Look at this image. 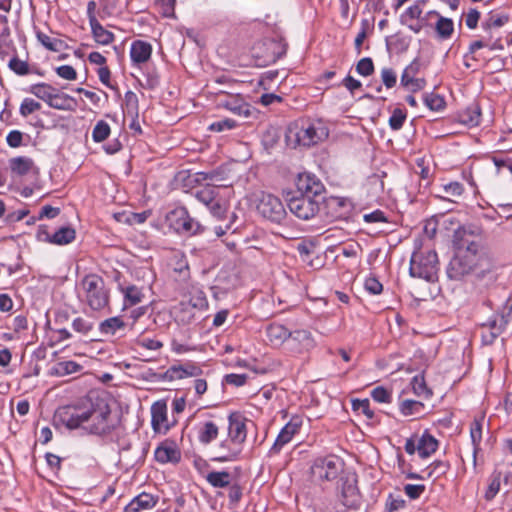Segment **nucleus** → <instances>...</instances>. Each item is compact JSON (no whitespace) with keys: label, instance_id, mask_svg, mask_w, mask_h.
Instances as JSON below:
<instances>
[{"label":"nucleus","instance_id":"5","mask_svg":"<svg viewBox=\"0 0 512 512\" xmlns=\"http://www.w3.org/2000/svg\"><path fill=\"white\" fill-rule=\"evenodd\" d=\"M456 252L447 268L450 279L459 280L474 271L478 264L479 243H470L469 246L454 245Z\"/></svg>","mask_w":512,"mask_h":512},{"label":"nucleus","instance_id":"33","mask_svg":"<svg viewBox=\"0 0 512 512\" xmlns=\"http://www.w3.org/2000/svg\"><path fill=\"white\" fill-rule=\"evenodd\" d=\"M82 369V366L72 360L69 361H61L56 363L51 369L50 374L57 377H64L70 374H74L79 372Z\"/></svg>","mask_w":512,"mask_h":512},{"label":"nucleus","instance_id":"63","mask_svg":"<svg viewBox=\"0 0 512 512\" xmlns=\"http://www.w3.org/2000/svg\"><path fill=\"white\" fill-rule=\"evenodd\" d=\"M364 286L365 289L373 295L380 294L383 290L382 283L375 277H368L365 280Z\"/></svg>","mask_w":512,"mask_h":512},{"label":"nucleus","instance_id":"2","mask_svg":"<svg viewBox=\"0 0 512 512\" xmlns=\"http://www.w3.org/2000/svg\"><path fill=\"white\" fill-rule=\"evenodd\" d=\"M328 135L329 130L323 122L303 120L288 126L285 139L287 145L293 149L309 148L324 141Z\"/></svg>","mask_w":512,"mask_h":512},{"label":"nucleus","instance_id":"55","mask_svg":"<svg viewBox=\"0 0 512 512\" xmlns=\"http://www.w3.org/2000/svg\"><path fill=\"white\" fill-rule=\"evenodd\" d=\"M237 125L238 124H237V122L235 120L226 118V119H222V120L213 122L209 126V129L211 131H215V132H223V131H226V130H232L235 127H237Z\"/></svg>","mask_w":512,"mask_h":512},{"label":"nucleus","instance_id":"27","mask_svg":"<svg viewBox=\"0 0 512 512\" xmlns=\"http://www.w3.org/2000/svg\"><path fill=\"white\" fill-rule=\"evenodd\" d=\"M11 172L17 176H24L35 169L34 161L26 156H18L9 160Z\"/></svg>","mask_w":512,"mask_h":512},{"label":"nucleus","instance_id":"49","mask_svg":"<svg viewBox=\"0 0 512 512\" xmlns=\"http://www.w3.org/2000/svg\"><path fill=\"white\" fill-rule=\"evenodd\" d=\"M8 67L17 75L24 76L29 74V65L26 61L21 60L14 55L8 63Z\"/></svg>","mask_w":512,"mask_h":512},{"label":"nucleus","instance_id":"29","mask_svg":"<svg viewBox=\"0 0 512 512\" xmlns=\"http://www.w3.org/2000/svg\"><path fill=\"white\" fill-rule=\"evenodd\" d=\"M219 427L213 421L204 422L198 430V440L204 445H208L217 439Z\"/></svg>","mask_w":512,"mask_h":512},{"label":"nucleus","instance_id":"22","mask_svg":"<svg viewBox=\"0 0 512 512\" xmlns=\"http://www.w3.org/2000/svg\"><path fill=\"white\" fill-rule=\"evenodd\" d=\"M158 502L152 494L142 492L134 497L124 508V512H143L151 510Z\"/></svg>","mask_w":512,"mask_h":512},{"label":"nucleus","instance_id":"42","mask_svg":"<svg viewBox=\"0 0 512 512\" xmlns=\"http://www.w3.org/2000/svg\"><path fill=\"white\" fill-rule=\"evenodd\" d=\"M506 324L507 319L503 314H495L486 323L482 324L481 329H490L501 334Z\"/></svg>","mask_w":512,"mask_h":512},{"label":"nucleus","instance_id":"38","mask_svg":"<svg viewBox=\"0 0 512 512\" xmlns=\"http://www.w3.org/2000/svg\"><path fill=\"white\" fill-rule=\"evenodd\" d=\"M504 44L505 43L503 42V40L501 38H497L494 41L492 39H488V40L482 39V40H477V41L472 42L469 46V51L471 53H475L477 50L482 49V48H488L491 51L502 50V49H504Z\"/></svg>","mask_w":512,"mask_h":512},{"label":"nucleus","instance_id":"52","mask_svg":"<svg viewBox=\"0 0 512 512\" xmlns=\"http://www.w3.org/2000/svg\"><path fill=\"white\" fill-rule=\"evenodd\" d=\"M401 85L411 92H417L425 88L426 80L424 78L411 77V79H401Z\"/></svg>","mask_w":512,"mask_h":512},{"label":"nucleus","instance_id":"13","mask_svg":"<svg viewBox=\"0 0 512 512\" xmlns=\"http://www.w3.org/2000/svg\"><path fill=\"white\" fill-rule=\"evenodd\" d=\"M338 473V460L333 457L316 459L311 466V476L317 482L333 480Z\"/></svg>","mask_w":512,"mask_h":512},{"label":"nucleus","instance_id":"53","mask_svg":"<svg viewBox=\"0 0 512 512\" xmlns=\"http://www.w3.org/2000/svg\"><path fill=\"white\" fill-rule=\"evenodd\" d=\"M72 328L74 331L86 335L93 329V322L83 317H77L72 322Z\"/></svg>","mask_w":512,"mask_h":512},{"label":"nucleus","instance_id":"1","mask_svg":"<svg viewBox=\"0 0 512 512\" xmlns=\"http://www.w3.org/2000/svg\"><path fill=\"white\" fill-rule=\"evenodd\" d=\"M110 414L106 397L91 391L76 403L60 407L55 417L70 430L83 428L91 434L103 435L111 430Z\"/></svg>","mask_w":512,"mask_h":512},{"label":"nucleus","instance_id":"11","mask_svg":"<svg viewBox=\"0 0 512 512\" xmlns=\"http://www.w3.org/2000/svg\"><path fill=\"white\" fill-rule=\"evenodd\" d=\"M256 208L258 213L264 218L278 224H280L287 215L281 200L269 193L261 194Z\"/></svg>","mask_w":512,"mask_h":512},{"label":"nucleus","instance_id":"40","mask_svg":"<svg viewBox=\"0 0 512 512\" xmlns=\"http://www.w3.org/2000/svg\"><path fill=\"white\" fill-rule=\"evenodd\" d=\"M206 480L213 487H227L230 484V473L227 471H212L207 474Z\"/></svg>","mask_w":512,"mask_h":512},{"label":"nucleus","instance_id":"14","mask_svg":"<svg viewBox=\"0 0 512 512\" xmlns=\"http://www.w3.org/2000/svg\"><path fill=\"white\" fill-rule=\"evenodd\" d=\"M302 424V417L299 415H293L281 429L269 453L271 455L278 454L281 449L292 440L293 436L299 432Z\"/></svg>","mask_w":512,"mask_h":512},{"label":"nucleus","instance_id":"56","mask_svg":"<svg viewBox=\"0 0 512 512\" xmlns=\"http://www.w3.org/2000/svg\"><path fill=\"white\" fill-rule=\"evenodd\" d=\"M371 397L379 403H390L392 395L386 388L378 386L371 391Z\"/></svg>","mask_w":512,"mask_h":512},{"label":"nucleus","instance_id":"59","mask_svg":"<svg viewBox=\"0 0 512 512\" xmlns=\"http://www.w3.org/2000/svg\"><path fill=\"white\" fill-rule=\"evenodd\" d=\"M95 8H96V3L94 1H90L87 6V12H88L89 22H90L92 32H108L100 25L99 21L93 15Z\"/></svg>","mask_w":512,"mask_h":512},{"label":"nucleus","instance_id":"12","mask_svg":"<svg viewBox=\"0 0 512 512\" xmlns=\"http://www.w3.org/2000/svg\"><path fill=\"white\" fill-rule=\"evenodd\" d=\"M287 206L293 215L305 221L314 218L320 211L318 199L302 195H293L287 200Z\"/></svg>","mask_w":512,"mask_h":512},{"label":"nucleus","instance_id":"15","mask_svg":"<svg viewBox=\"0 0 512 512\" xmlns=\"http://www.w3.org/2000/svg\"><path fill=\"white\" fill-rule=\"evenodd\" d=\"M296 186V195L308 196L309 198L318 199L324 192L321 181L310 173L299 174Z\"/></svg>","mask_w":512,"mask_h":512},{"label":"nucleus","instance_id":"44","mask_svg":"<svg viewBox=\"0 0 512 512\" xmlns=\"http://www.w3.org/2000/svg\"><path fill=\"white\" fill-rule=\"evenodd\" d=\"M501 485V473L500 472H494L490 479H489V485L485 491L484 498L487 501H491L494 499V497L498 494L500 490Z\"/></svg>","mask_w":512,"mask_h":512},{"label":"nucleus","instance_id":"19","mask_svg":"<svg viewBox=\"0 0 512 512\" xmlns=\"http://www.w3.org/2000/svg\"><path fill=\"white\" fill-rule=\"evenodd\" d=\"M157 462L161 464L178 463L181 459V452L173 442L161 443L154 452Z\"/></svg>","mask_w":512,"mask_h":512},{"label":"nucleus","instance_id":"9","mask_svg":"<svg viewBox=\"0 0 512 512\" xmlns=\"http://www.w3.org/2000/svg\"><path fill=\"white\" fill-rule=\"evenodd\" d=\"M439 270L437 253L434 250L415 251L410 260V275L427 281H434Z\"/></svg>","mask_w":512,"mask_h":512},{"label":"nucleus","instance_id":"64","mask_svg":"<svg viewBox=\"0 0 512 512\" xmlns=\"http://www.w3.org/2000/svg\"><path fill=\"white\" fill-rule=\"evenodd\" d=\"M56 73L59 77L65 80H75L77 78L76 70L70 65H62L56 68Z\"/></svg>","mask_w":512,"mask_h":512},{"label":"nucleus","instance_id":"7","mask_svg":"<svg viewBox=\"0 0 512 512\" xmlns=\"http://www.w3.org/2000/svg\"><path fill=\"white\" fill-rule=\"evenodd\" d=\"M287 43L280 34L263 37L252 46V56L259 65L267 66L275 63L286 54Z\"/></svg>","mask_w":512,"mask_h":512},{"label":"nucleus","instance_id":"51","mask_svg":"<svg viewBox=\"0 0 512 512\" xmlns=\"http://www.w3.org/2000/svg\"><path fill=\"white\" fill-rule=\"evenodd\" d=\"M40 109L41 104L39 102L35 101L32 98H25L20 105L19 112L21 116L27 117L28 115Z\"/></svg>","mask_w":512,"mask_h":512},{"label":"nucleus","instance_id":"30","mask_svg":"<svg viewBox=\"0 0 512 512\" xmlns=\"http://www.w3.org/2000/svg\"><path fill=\"white\" fill-rule=\"evenodd\" d=\"M410 44V37L406 34H389L386 37V45L389 51L402 53L407 50Z\"/></svg>","mask_w":512,"mask_h":512},{"label":"nucleus","instance_id":"35","mask_svg":"<svg viewBox=\"0 0 512 512\" xmlns=\"http://www.w3.org/2000/svg\"><path fill=\"white\" fill-rule=\"evenodd\" d=\"M58 90L47 83H37L29 87L28 92L46 103L51 100Z\"/></svg>","mask_w":512,"mask_h":512},{"label":"nucleus","instance_id":"24","mask_svg":"<svg viewBox=\"0 0 512 512\" xmlns=\"http://www.w3.org/2000/svg\"><path fill=\"white\" fill-rule=\"evenodd\" d=\"M152 53V46L145 41L137 40L134 41L130 49L131 60L137 64L147 62Z\"/></svg>","mask_w":512,"mask_h":512},{"label":"nucleus","instance_id":"4","mask_svg":"<svg viewBox=\"0 0 512 512\" xmlns=\"http://www.w3.org/2000/svg\"><path fill=\"white\" fill-rule=\"evenodd\" d=\"M421 12L420 6L415 4L402 14L401 21L415 32L425 28H432L435 32L454 31V24L450 18L443 17L436 11H430L423 19L419 20Z\"/></svg>","mask_w":512,"mask_h":512},{"label":"nucleus","instance_id":"45","mask_svg":"<svg viewBox=\"0 0 512 512\" xmlns=\"http://www.w3.org/2000/svg\"><path fill=\"white\" fill-rule=\"evenodd\" d=\"M423 409V403L416 400H404L400 405V411L404 416L420 414Z\"/></svg>","mask_w":512,"mask_h":512},{"label":"nucleus","instance_id":"31","mask_svg":"<svg viewBox=\"0 0 512 512\" xmlns=\"http://www.w3.org/2000/svg\"><path fill=\"white\" fill-rule=\"evenodd\" d=\"M438 448V441L429 433H424L417 443V452L421 458H427Z\"/></svg>","mask_w":512,"mask_h":512},{"label":"nucleus","instance_id":"48","mask_svg":"<svg viewBox=\"0 0 512 512\" xmlns=\"http://www.w3.org/2000/svg\"><path fill=\"white\" fill-rule=\"evenodd\" d=\"M147 311L148 306H140L130 311L129 319L132 320L131 323H128V327L130 330L141 333L144 332L145 329L137 327V322L141 317H143L147 313Z\"/></svg>","mask_w":512,"mask_h":512},{"label":"nucleus","instance_id":"3","mask_svg":"<svg viewBox=\"0 0 512 512\" xmlns=\"http://www.w3.org/2000/svg\"><path fill=\"white\" fill-rule=\"evenodd\" d=\"M78 297L93 311H102L110 304V294L105 281L96 274L86 275L81 280Z\"/></svg>","mask_w":512,"mask_h":512},{"label":"nucleus","instance_id":"34","mask_svg":"<svg viewBox=\"0 0 512 512\" xmlns=\"http://www.w3.org/2000/svg\"><path fill=\"white\" fill-rule=\"evenodd\" d=\"M459 118L463 124L471 127L479 125L481 118L479 105L477 103L471 104L459 114Z\"/></svg>","mask_w":512,"mask_h":512},{"label":"nucleus","instance_id":"58","mask_svg":"<svg viewBox=\"0 0 512 512\" xmlns=\"http://www.w3.org/2000/svg\"><path fill=\"white\" fill-rule=\"evenodd\" d=\"M423 65L418 59H414L403 71L401 79L415 78L420 73Z\"/></svg>","mask_w":512,"mask_h":512},{"label":"nucleus","instance_id":"47","mask_svg":"<svg viewBox=\"0 0 512 512\" xmlns=\"http://www.w3.org/2000/svg\"><path fill=\"white\" fill-rule=\"evenodd\" d=\"M444 196H440L442 199H450V197L459 198L464 192V187L459 182H450L442 186Z\"/></svg>","mask_w":512,"mask_h":512},{"label":"nucleus","instance_id":"8","mask_svg":"<svg viewBox=\"0 0 512 512\" xmlns=\"http://www.w3.org/2000/svg\"><path fill=\"white\" fill-rule=\"evenodd\" d=\"M231 189L228 187H220L206 185L196 191V199L208 207L211 214L217 219H222L228 211V198Z\"/></svg>","mask_w":512,"mask_h":512},{"label":"nucleus","instance_id":"39","mask_svg":"<svg viewBox=\"0 0 512 512\" xmlns=\"http://www.w3.org/2000/svg\"><path fill=\"white\" fill-rule=\"evenodd\" d=\"M509 21L507 15L502 13H489L482 22V27L486 30L499 29Z\"/></svg>","mask_w":512,"mask_h":512},{"label":"nucleus","instance_id":"28","mask_svg":"<svg viewBox=\"0 0 512 512\" xmlns=\"http://www.w3.org/2000/svg\"><path fill=\"white\" fill-rule=\"evenodd\" d=\"M126 327H128V323L125 322L122 317L114 316L100 322L99 331L103 335H115L118 331H122Z\"/></svg>","mask_w":512,"mask_h":512},{"label":"nucleus","instance_id":"10","mask_svg":"<svg viewBox=\"0 0 512 512\" xmlns=\"http://www.w3.org/2000/svg\"><path fill=\"white\" fill-rule=\"evenodd\" d=\"M166 220L169 226L177 233L186 235L201 234L205 231V227L196 219L192 218L185 207H176L171 210Z\"/></svg>","mask_w":512,"mask_h":512},{"label":"nucleus","instance_id":"54","mask_svg":"<svg viewBox=\"0 0 512 512\" xmlns=\"http://www.w3.org/2000/svg\"><path fill=\"white\" fill-rule=\"evenodd\" d=\"M138 102V97L134 92L128 91L125 93V103L127 106L128 113L132 114L133 117L135 118H138Z\"/></svg>","mask_w":512,"mask_h":512},{"label":"nucleus","instance_id":"60","mask_svg":"<svg viewBox=\"0 0 512 512\" xmlns=\"http://www.w3.org/2000/svg\"><path fill=\"white\" fill-rule=\"evenodd\" d=\"M356 71L362 76H369L374 71V64L371 58H362L356 65Z\"/></svg>","mask_w":512,"mask_h":512},{"label":"nucleus","instance_id":"16","mask_svg":"<svg viewBox=\"0 0 512 512\" xmlns=\"http://www.w3.org/2000/svg\"><path fill=\"white\" fill-rule=\"evenodd\" d=\"M287 346L292 353L301 354L313 349L315 341L308 330H295L290 332Z\"/></svg>","mask_w":512,"mask_h":512},{"label":"nucleus","instance_id":"23","mask_svg":"<svg viewBox=\"0 0 512 512\" xmlns=\"http://www.w3.org/2000/svg\"><path fill=\"white\" fill-rule=\"evenodd\" d=\"M222 106L233 114L245 118L249 117L252 112V107L238 95L228 96V98L222 102Z\"/></svg>","mask_w":512,"mask_h":512},{"label":"nucleus","instance_id":"41","mask_svg":"<svg viewBox=\"0 0 512 512\" xmlns=\"http://www.w3.org/2000/svg\"><path fill=\"white\" fill-rule=\"evenodd\" d=\"M424 103L431 111L436 112L442 111L446 106L444 97L434 92L424 95Z\"/></svg>","mask_w":512,"mask_h":512},{"label":"nucleus","instance_id":"36","mask_svg":"<svg viewBox=\"0 0 512 512\" xmlns=\"http://www.w3.org/2000/svg\"><path fill=\"white\" fill-rule=\"evenodd\" d=\"M76 231L72 227L64 226L52 234V244L67 245L75 240Z\"/></svg>","mask_w":512,"mask_h":512},{"label":"nucleus","instance_id":"17","mask_svg":"<svg viewBox=\"0 0 512 512\" xmlns=\"http://www.w3.org/2000/svg\"><path fill=\"white\" fill-rule=\"evenodd\" d=\"M482 234L483 228L480 224L463 225L454 232L453 244L469 246L470 243H477L471 238L480 237Z\"/></svg>","mask_w":512,"mask_h":512},{"label":"nucleus","instance_id":"6","mask_svg":"<svg viewBox=\"0 0 512 512\" xmlns=\"http://www.w3.org/2000/svg\"><path fill=\"white\" fill-rule=\"evenodd\" d=\"M247 419L240 413L234 412L228 416V438L233 444L225 453L214 458L218 462H229L238 459L242 444L247 438Z\"/></svg>","mask_w":512,"mask_h":512},{"label":"nucleus","instance_id":"32","mask_svg":"<svg viewBox=\"0 0 512 512\" xmlns=\"http://www.w3.org/2000/svg\"><path fill=\"white\" fill-rule=\"evenodd\" d=\"M120 291L124 296V307L135 306L144 298V293L135 285L121 286Z\"/></svg>","mask_w":512,"mask_h":512},{"label":"nucleus","instance_id":"20","mask_svg":"<svg viewBox=\"0 0 512 512\" xmlns=\"http://www.w3.org/2000/svg\"><path fill=\"white\" fill-rule=\"evenodd\" d=\"M37 38L46 49L59 53V60H64L68 57V54L65 53V51L70 48L67 40L55 37L51 34H37Z\"/></svg>","mask_w":512,"mask_h":512},{"label":"nucleus","instance_id":"26","mask_svg":"<svg viewBox=\"0 0 512 512\" xmlns=\"http://www.w3.org/2000/svg\"><path fill=\"white\" fill-rule=\"evenodd\" d=\"M184 369L182 365H173L168 368L164 373H156L152 370L148 371L147 379L152 381H174L184 379Z\"/></svg>","mask_w":512,"mask_h":512},{"label":"nucleus","instance_id":"46","mask_svg":"<svg viewBox=\"0 0 512 512\" xmlns=\"http://www.w3.org/2000/svg\"><path fill=\"white\" fill-rule=\"evenodd\" d=\"M411 385L414 393L419 397L428 398L432 394L426 385L423 375L414 376Z\"/></svg>","mask_w":512,"mask_h":512},{"label":"nucleus","instance_id":"18","mask_svg":"<svg viewBox=\"0 0 512 512\" xmlns=\"http://www.w3.org/2000/svg\"><path fill=\"white\" fill-rule=\"evenodd\" d=\"M151 424L156 433H166L168 431L167 405L164 401L153 403L151 407Z\"/></svg>","mask_w":512,"mask_h":512},{"label":"nucleus","instance_id":"50","mask_svg":"<svg viewBox=\"0 0 512 512\" xmlns=\"http://www.w3.org/2000/svg\"><path fill=\"white\" fill-rule=\"evenodd\" d=\"M407 114L403 109L396 108L393 110L392 115L389 118V126L392 130H399L402 128Z\"/></svg>","mask_w":512,"mask_h":512},{"label":"nucleus","instance_id":"21","mask_svg":"<svg viewBox=\"0 0 512 512\" xmlns=\"http://www.w3.org/2000/svg\"><path fill=\"white\" fill-rule=\"evenodd\" d=\"M340 501L343 506L352 508L356 507L359 502V492L356 486L355 479L346 478L342 481L341 484V492H340Z\"/></svg>","mask_w":512,"mask_h":512},{"label":"nucleus","instance_id":"61","mask_svg":"<svg viewBox=\"0 0 512 512\" xmlns=\"http://www.w3.org/2000/svg\"><path fill=\"white\" fill-rule=\"evenodd\" d=\"M425 485L423 484H406L404 486V493L410 499H418L422 493L425 491Z\"/></svg>","mask_w":512,"mask_h":512},{"label":"nucleus","instance_id":"57","mask_svg":"<svg viewBox=\"0 0 512 512\" xmlns=\"http://www.w3.org/2000/svg\"><path fill=\"white\" fill-rule=\"evenodd\" d=\"M352 407L355 411L364 414L369 419L374 417V412L370 409V402L368 399L354 400Z\"/></svg>","mask_w":512,"mask_h":512},{"label":"nucleus","instance_id":"43","mask_svg":"<svg viewBox=\"0 0 512 512\" xmlns=\"http://www.w3.org/2000/svg\"><path fill=\"white\" fill-rule=\"evenodd\" d=\"M111 133V129L109 124L104 121L100 120L96 123V125L93 128L92 131V139L94 142L100 143L106 140Z\"/></svg>","mask_w":512,"mask_h":512},{"label":"nucleus","instance_id":"25","mask_svg":"<svg viewBox=\"0 0 512 512\" xmlns=\"http://www.w3.org/2000/svg\"><path fill=\"white\" fill-rule=\"evenodd\" d=\"M266 336L273 346H280L288 342L290 331L282 324L272 323L266 328Z\"/></svg>","mask_w":512,"mask_h":512},{"label":"nucleus","instance_id":"62","mask_svg":"<svg viewBox=\"0 0 512 512\" xmlns=\"http://www.w3.org/2000/svg\"><path fill=\"white\" fill-rule=\"evenodd\" d=\"M381 79H382L383 84L387 88H392L396 84L397 75L392 68H383L381 70Z\"/></svg>","mask_w":512,"mask_h":512},{"label":"nucleus","instance_id":"37","mask_svg":"<svg viewBox=\"0 0 512 512\" xmlns=\"http://www.w3.org/2000/svg\"><path fill=\"white\" fill-rule=\"evenodd\" d=\"M470 437L473 445V464L476 466L477 453L480 451V443L482 440V424L478 420H474L470 427Z\"/></svg>","mask_w":512,"mask_h":512}]
</instances>
